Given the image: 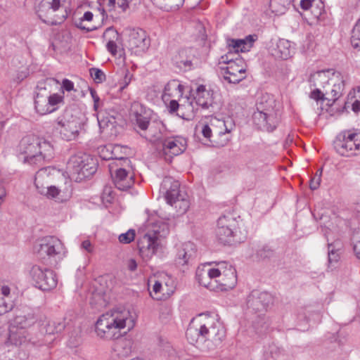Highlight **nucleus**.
I'll use <instances>...</instances> for the list:
<instances>
[{"mask_svg": "<svg viewBox=\"0 0 360 360\" xmlns=\"http://www.w3.org/2000/svg\"><path fill=\"white\" fill-rule=\"evenodd\" d=\"M233 53L221 56L219 64L224 78L229 83L237 84L246 77V64L242 58H232Z\"/></svg>", "mask_w": 360, "mask_h": 360, "instance_id": "39448f33", "label": "nucleus"}, {"mask_svg": "<svg viewBox=\"0 0 360 360\" xmlns=\"http://www.w3.org/2000/svg\"><path fill=\"white\" fill-rule=\"evenodd\" d=\"M184 86L178 80L173 79L169 81L165 86V93L169 95L172 94L173 91H178L180 94L183 93Z\"/></svg>", "mask_w": 360, "mask_h": 360, "instance_id": "a19ab883", "label": "nucleus"}, {"mask_svg": "<svg viewBox=\"0 0 360 360\" xmlns=\"http://www.w3.org/2000/svg\"><path fill=\"white\" fill-rule=\"evenodd\" d=\"M168 224L162 221L154 223L139 245V252L143 257L150 258L155 255L158 246V240L169 234Z\"/></svg>", "mask_w": 360, "mask_h": 360, "instance_id": "423d86ee", "label": "nucleus"}, {"mask_svg": "<svg viewBox=\"0 0 360 360\" xmlns=\"http://www.w3.org/2000/svg\"><path fill=\"white\" fill-rule=\"evenodd\" d=\"M58 127L60 136L65 141H72L76 139L81 129L80 122L74 118L72 120L61 119L58 120Z\"/></svg>", "mask_w": 360, "mask_h": 360, "instance_id": "a211bd4d", "label": "nucleus"}, {"mask_svg": "<svg viewBox=\"0 0 360 360\" xmlns=\"http://www.w3.org/2000/svg\"><path fill=\"white\" fill-rule=\"evenodd\" d=\"M25 333L26 331L25 330L16 329L14 330L13 328L10 330L8 340L11 345L15 346L21 345L27 341Z\"/></svg>", "mask_w": 360, "mask_h": 360, "instance_id": "c9c22d12", "label": "nucleus"}, {"mask_svg": "<svg viewBox=\"0 0 360 360\" xmlns=\"http://www.w3.org/2000/svg\"><path fill=\"white\" fill-rule=\"evenodd\" d=\"M13 308L11 303H6L4 298L0 297V315L10 311Z\"/></svg>", "mask_w": 360, "mask_h": 360, "instance_id": "3c124183", "label": "nucleus"}, {"mask_svg": "<svg viewBox=\"0 0 360 360\" xmlns=\"http://www.w3.org/2000/svg\"><path fill=\"white\" fill-rule=\"evenodd\" d=\"M186 336L191 344L204 341L207 343V349L212 350L224 338L225 330L218 314L207 312L193 319L186 330Z\"/></svg>", "mask_w": 360, "mask_h": 360, "instance_id": "f257e3e1", "label": "nucleus"}, {"mask_svg": "<svg viewBox=\"0 0 360 360\" xmlns=\"http://www.w3.org/2000/svg\"><path fill=\"white\" fill-rule=\"evenodd\" d=\"M160 142L162 143L163 153L169 154L171 157L181 154L187 146L186 139L180 136L167 138L165 136Z\"/></svg>", "mask_w": 360, "mask_h": 360, "instance_id": "6ab92c4d", "label": "nucleus"}, {"mask_svg": "<svg viewBox=\"0 0 360 360\" xmlns=\"http://www.w3.org/2000/svg\"><path fill=\"white\" fill-rule=\"evenodd\" d=\"M273 300L272 295L269 292L254 290L248 296L247 305L252 311H263L272 304Z\"/></svg>", "mask_w": 360, "mask_h": 360, "instance_id": "f3484780", "label": "nucleus"}, {"mask_svg": "<svg viewBox=\"0 0 360 360\" xmlns=\"http://www.w3.org/2000/svg\"><path fill=\"white\" fill-rule=\"evenodd\" d=\"M65 327V326L63 322L48 321L44 326V329L46 333L54 334L60 333Z\"/></svg>", "mask_w": 360, "mask_h": 360, "instance_id": "58836bf2", "label": "nucleus"}, {"mask_svg": "<svg viewBox=\"0 0 360 360\" xmlns=\"http://www.w3.org/2000/svg\"><path fill=\"white\" fill-rule=\"evenodd\" d=\"M133 321L129 319V311L124 309H113L100 316L96 323L98 335L107 339H117L120 330L132 328Z\"/></svg>", "mask_w": 360, "mask_h": 360, "instance_id": "f03ea898", "label": "nucleus"}, {"mask_svg": "<svg viewBox=\"0 0 360 360\" xmlns=\"http://www.w3.org/2000/svg\"><path fill=\"white\" fill-rule=\"evenodd\" d=\"M236 271L231 265L229 266L228 269H224L220 277H217V280H215V283L219 284L218 290H220L233 288L236 285Z\"/></svg>", "mask_w": 360, "mask_h": 360, "instance_id": "a878e982", "label": "nucleus"}, {"mask_svg": "<svg viewBox=\"0 0 360 360\" xmlns=\"http://www.w3.org/2000/svg\"><path fill=\"white\" fill-rule=\"evenodd\" d=\"M274 254L273 250L267 245L259 247L257 250L256 256L259 259H264L271 257Z\"/></svg>", "mask_w": 360, "mask_h": 360, "instance_id": "c03bdc74", "label": "nucleus"}, {"mask_svg": "<svg viewBox=\"0 0 360 360\" xmlns=\"http://www.w3.org/2000/svg\"><path fill=\"white\" fill-rule=\"evenodd\" d=\"M162 288V283L160 281H155V283L153 285V292H150V295L156 300H160L161 297L159 296L155 297V295H157L159 292H161V290Z\"/></svg>", "mask_w": 360, "mask_h": 360, "instance_id": "6e6d98bb", "label": "nucleus"}, {"mask_svg": "<svg viewBox=\"0 0 360 360\" xmlns=\"http://www.w3.org/2000/svg\"><path fill=\"white\" fill-rule=\"evenodd\" d=\"M113 350L119 357H127L131 352V342L127 339L117 340L113 345Z\"/></svg>", "mask_w": 360, "mask_h": 360, "instance_id": "c756f323", "label": "nucleus"}, {"mask_svg": "<svg viewBox=\"0 0 360 360\" xmlns=\"http://www.w3.org/2000/svg\"><path fill=\"white\" fill-rule=\"evenodd\" d=\"M127 268L131 271H134L137 268V263L135 259H130L127 262Z\"/></svg>", "mask_w": 360, "mask_h": 360, "instance_id": "e2e57ef3", "label": "nucleus"}, {"mask_svg": "<svg viewBox=\"0 0 360 360\" xmlns=\"http://www.w3.org/2000/svg\"><path fill=\"white\" fill-rule=\"evenodd\" d=\"M329 93L328 92V91H326V93L323 94L321 92V91L316 88V89H314L313 91H311V98L316 100V101H319V100H325L326 99V98H325V95H328Z\"/></svg>", "mask_w": 360, "mask_h": 360, "instance_id": "864d4df0", "label": "nucleus"}, {"mask_svg": "<svg viewBox=\"0 0 360 360\" xmlns=\"http://www.w3.org/2000/svg\"><path fill=\"white\" fill-rule=\"evenodd\" d=\"M256 109L252 120L257 127L269 132L276 129L280 122V115L274 96L266 93L262 94L257 100Z\"/></svg>", "mask_w": 360, "mask_h": 360, "instance_id": "7ed1b4c3", "label": "nucleus"}, {"mask_svg": "<svg viewBox=\"0 0 360 360\" xmlns=\"http://www.w3.org/2000/svg\"><path fill=\"white\" fill-rule=\"evenodd\" d=\"M60 7V0H42L37 7L36 13L44 22L48 25H57L53 18L54 13Z\"/></svg>", "mask_w": 360, "mask_h": 360, "instance_id": "dca6fc26", "label": "nucleus"}, {"mask_svg": "<svg viewBox=\"0 0 360 360\" xmlns=\"http://www.w3.org/2000/svg\"><path fill=\"white\" fill-rule=\"evenodd\" d=\"M49 109L51 108V112L57 109V105L63 103L64 96L58 94H53L49 91Z\"/></svg>", "mask_w": 360, "mask_h": 360, "instance_id": "79ce46f5", "label": "nucleus"}, {"mask_svg": "<svg viewBox=\"0 0 360 360\" xmlns=\"http://www.w3.org/2000/svg\"><path fill=\"white\" fill-rule=\"evenodd\" d=\"M353 250L356 257L360 259V240L355 243Z\"/></svg>", "mask_w": 360, "mask_h": 360, "instance_id": "69168bd1", "label": "nucleus"}, {"mask_svg": "<svg viewBox=\"0 0 360 360\" xmlns=\"http://www.w3.org/2000/svg\"><path fill=\"white\" fill-rule=\"evenodd\" d=\"M175 207H179L181 213L186 212L189 207V202L185 198V196L182 199L179 200L177 204H174Z\"/></svg>", "mask_w": 360, "mask_h": 360, "instance_id": "603ef678", "label": "nucleus"}, {"mask_svg": "<svg viewBox=\"0 0 360 360\" xmlns=\"http://www.w3.org/2000/svg\"><path fill=\"white\" fill-rule=\"evenodd\" d=\"M100 129L102 133L108 135L109 134L108 131L112 130L115 127V122H111L108 120V118H103L102 120H98Z\"/></svg>", "mask_w": 360, "mask_h": 360, "instance_id": "37998d69", "label": "nucleus"}, {"mask_svg": "<svg viewBox=\"0 0 360 360\" xmlns=\"http://www.w3.org/2000/svg\"><path fill=\"white\" fill-rule=\"evenodd\" d=\"M81 248L85 250H86L88 252H92L93 248L91 246V244L89 240H84L81 244Z\"/></svg>", "mask_w": 360, "mask_h": 360, "instance_id": "680f3d73", "label": "nucleus"}, {"mask_svg": "<svg viewBox=\"0 0 360 360\" xmlns=\"http://www.w3.org/2000/svg\"><path fill=\"white\" fill-rule=\"evenodd\" d=\"M352 110L355 112H357L360 110V101H355L352 104Z\"/></svg>", "mask_w": 360, "mask_h": 360, "instance_id": "774afa93", "label": "nucleus"}, {"mask_svg": "<svg viewBox=\"0 0 360 360\" xmlns=\"http://www.w3.org/2000/svg\"><path fill=\"white\" fill-rule=\"evenodd\" d=\"M203 136L207 139L210 142L212 143L214 141L212 140V130L210 127L207 124H204L201 131Z\"/></svg>", "mask_w": 360, "mask_h": 360, "instance_id": "5fc2aeb1", "label": "nucleus"}, {"mask_svg": "<svg viewBox=\"0 0 360 360\" xmlns=\"http://www.w3.org/2000/svg\"><path fill=\"white\" fill-rule=\"evenodd\" d=\"M19 159L30 165H37L52 158L53 148L46 142L27 136L22 139L19 144Z\"/></svg>", "mask_w": 360, "mask_h": 360, "instance_id": "20e7f679", "label": "nucleus"}, {"mask_svg": "<svg viewBox=\"0 0 360 360\" xmlns=\"http://www.w3.org/2000/svg\"><path fill=\"white\" fill-rule=\"evenodd\" d=\"M30 276L34 286L41 290L46 291L54 288L57 285V278L53 271L34 265L30 270Z\"/></svg>", "mask_w": 360, "mask_h": 360, "instance_id": "9b49d317", "label": "nucleus"}, {"mask_svg": "<svg viewBox=\"0 0 360 360\" xmlns=\"http://www.w3.org/2000/svg\"><path fill=\"white\" fill-rule=\"evenodd\" d=\"M229 265L230 264H228L226 262H221L217 264V268L212 267V269H218L219 271V276H217V277H220V275H221V273H223L224 269H228Z\"/></svg>", "mask_w": 360, "mask_h": 360, "instance_id": "13d9d810", "label": "nucleus"}, {"mask_svg": "<svg viewBox=\"0 0 360 360\" xmlns=\"http://www.w3.org/2000/svg\"><path fill=\"white\" fill-rule=\"evenodd\" d=\"M300 7L305 11L311 9V13L317 18L323 11V4L321 0H301Z\"/></svg>", "mask_w": 360, "mask_h": 360, "instance_id": "c85d7f7f", "label": "nucleus"}, {"mask_svg": "<svg viewBox=\"0 0 360 360\" xmlns=\"http://www.w3.org/2000/svg\"><path fill=\"white\" fill-rule=\"evenodd\" d=\"M94 15L91 11H86L84 13L83 16L78 20L75 21V25L80 30H85L86 32L95 30L96 27L93 26H86L84 22V21L91 22L93 19Z\"/></svg>", "mask_w": 360, "mask_h": 360, "instance_id": "e433bc0d", "label": "nucleus"}, {"mask_svg": "<svg viewBox=\"0 0 360 360\" xmlns=\"http://www.w3.org/2000/svg\"><path fill=\"white\" fill-rule=\"evenodd\" d=\"M188 50H181L179 53V57H176L175 65L181 70L187 71L193 68L192 60L187 57Z\"/></svg>", "mask_w": 360, "mask_h": 360, "instance_id": "2f4dec72", "label": "nucleus"}, {"mask_svg": "<svg viewBox=\"0 0 360 360\" xmlns=\"http://www.w3.org/2000/svg\"><path fill=\"white\" fill-rule=\"evenodd\" d=\"M49 90L42 86V84L37 85L34 92V108L39 115H46L51 112L49 105Z\"/></svg>", "mask_w": 360, "mask_h": 360, "instance_id": "4be33fe9", "label": "nucleus"}, {"mask_svg": "<svg viewBox=\"0 0 360 360\" xmlns=\"http://www.w3.org/2000/svg\"><path fill=\"white\" fill-rule=\"evenodd\" d=\"M38 320L40 323L41 322V325H44L42 319L39 318L32 310L29 309L26 312L23 311L16 314L13 319V324L14 326L24 330V328L33 325Z\"/></svg>", "mask_w": 360, "mask_h": 360, "instance_id": "393cba45", "label": "nucleus"}, {"mask_svg": "<svg viewBox=\"0 0 360 360\" xmlns=\"http://www.w3.org/2000/svg\"><path fill=\"white\" fill-rule=\"evenodd\" d=\"M89 73L91 77L96 83H102L103 81L105 80V75L101 70L98 68H90Z\"/></svg>", "mask_w": 360, "mask_h": 360, "instance_id": "a18cd8bd", "label": "nucleus"}, {"mask_svg": "<svg viewBox=\"0 0 360 360\" xmlns=\"http://www.w3.org/2000/svg\"><path fill=\"white\" fill-rule=\"evenodd\" d=\"M335 151L342 156L356 155L360 151V132L345 130L340 132L333 142Z\"/></svg>", "mask_w": 360, "mask_h": 360, "instance_id": "9d476101", "label": "nucleus"}, {"mask_svg": "<svg viewBox=\"0 0 360 360\" xmlns=\"http://www.w3.org/2000/svg\"><path fill=\"white\" fill-rule=\"evenodd\" d=\"M134 237H135L134 231L129 230L127 232L120 235L119 240H120V242H121L122 243L127 244V243H131L132 240H134Z\"/></svg>", "mask_w": 360, "mask_h": 360, "instance_id": "09e8293b", "label": "nucleus"}, {"mask_svg": "<svg viewBox=\"0 0 360 360\" xmlns=\"http://www.w3.org/2000/svg\"><path fill=\"white\" fill-rule=\"evenodd\" d=\"M166 128L163 122L154 118L147 127L146 131H142L141 135L151 142H160L165 136Z\"/></svg>", "mask_w": 360, "mask_h": 360, "instance_id": "412c9836", "label": "nucleus"}, {"mask_svg": "<svg viewBox=\"0 0 360 360\" xmlns=\"http://www.w3.org/2000/svg\"><path fill=\"white\" fill-rule=\"evenodd\" d=\"M113 181L115 187L120 191H127L134 184V176L126 169L119 168L115 171Z\"/></svg>", "mask_w": 360, "mask_h": 360, "instance_id": "bb28decb", "label": "nucleus"}, {"mask_svg": "<svg viewBox=\"0 0 360 360\" xmlns=\"http://www.w3.org/2000/svg\"><path fill=\"white\" fill-rule=\"evenodd\" d=\"M128 48L136 55L145 52L150 46V39L141 29H127Z\"/></svg>", "mask_w": 360, "mask_h": 360, "instance_id": "f8f14e48", "label": "nucleus"}, {"mask_svg": "<svg viewBox=\"0 0 360 360\" xmlns=\"http://www.w3.org/2000/svg\"><path fill=\"white\" fill-rule=\"evenodd\" d=\"M179 107V103L176 100H172L170 101L169 105H168V109L169 112L174 113L175 112Z\"/></svg>", "mask_w": 360, "mask_h": 360, "instance_id": "bf43d9fd", "label": "nucleus"}, {"mask_svg": "<svg viewBox=\"0 0 360 360\" xmlns=\"http://www.w3.org/2000/svg\"><path fill=\"white\" fill-rule=\"evenodd\" d=\"M258 37L255 34H250L244 39H230L228 40L229 47V51L228 53H232V51L236 53L249 51L253 46L254 42L256 41Z\"/></svg>", "mask_w": 360, "mask_h": 360, "instance_id": "5701e85b", "label": "nucleus"}, {"mask_svg": "<svg viewBox=\"0 0 360 360\" xmlns=\"http://www.w3.org/2000/svg\"><path fill=\"white\" fill-rule=\"evenodd\" d=\"M238 224L236 218L231 214L223 215L217 220V237L224 245L240 243L243 238L238 235Z\"/></svg>", "mask_w": 360, "mask_h": 360, "instance_id": "6e6552de", "label": "nucleus"}, {"mask_svg": "<svg viewBox=\"0 0 360 360\" xmlns=\"http://www.w3.org/2000/svg\"><path fill=\"white\" fill-rule=\"evenodd\" d=\"M90 94L94 100V109L96 111L99 107L100 98L97 95L96 91L93 89H90Z\"/></svg>", "mask_w": 360, "mask_h": 360, "instance_id": "4d7b16f0", "label": "nucleus"}, {"mask_svg": "<svg viewBox=\"0 0 360 360\" xmlns=\"http://www.w3.org/2000/svg\"><path fill=\"white\" fill-rule=\"evenodd\" d=\"M107 35H110V39L108 40L106 44L107 50L112 55L116 56L117 46L115 40H117L119 37L118 32L115 30L112 27L106 29L103 34V37H106Z\"/></svg>", "mask_w": 360, "mask_h": 360, "instance_id": "f704fd0d", "label": "nucleus"}, {"mask_svg": "<svg viewBox=\"0 0 360 360\" xmlns=\"http://www.w3.org/2000/svg\"><path fill=\"white\" fill-rule=\"evenodd\" d=\"M210 266L211 263H207L198 266L196 270V278L200 285L210 290H218V284L215 283V280H217L219 271L212 269Z\"/></svg>", "mask_w": 360, "mask_h": 360, "instance_id": "4468645a", "label": "nucleus"}, {"mask_svg": "<svg viewBox=\"0 0 360 360\" xmlns=\"http://www.w3.org/2000/svg\"><path fill=\"white\" fill-rule=\"evenodd\" d=\"M180 183L172 177H165L161 185L160 191L165 195L167 202L171 205L177 204L185 194L179 190Z\"/></svg>", "mask_w": 360, "mask_h": 360, "instance_id": "2eb2a0df", "label": "nucleus"}, {"mask_svg": "<svg viewBox=\"0 0 360 360\" xmlns=\"http://www.w3.org/2000/svg\"><path fill=\"white\" fill-rule=\"evenodd\" d=\"M35 185L38 191L49 198H56L60 193V190L55 186L40 188L37 183H35Z\"/></svg>", "mask_w": 360, "mask_h": 360, "instance_id": "4c0bfd02", "label": "nucleus"}, {"mask_svg": "<svg viewBox=\"0 0 360 360\" xmlns=\"http://www.w3.org/2000/svg\"><path fill=\"white\" fill-rule=\"evenodd\" d=\"M350 41L353 48L360 50V21L353 27Z\"/></svg>", "mask_w": 360, "mask_h": 360, "instance_id": "ea45409f", "label": "nucleus"}, {"mask_svg": "<svg viewBox=\"0 0 360 360\" xmlns=\"http://www.w3.org/2000/svg\"><path fill=\"white\" fill-rule=\"evenodd\" d=\"M196 255L195 246L193 243H184L178 249L176 255V264L181 266L188 264Z\"/></svg>", "mask_w": 360, "mask_h": 360, "instance_id": "b1692460", "label": "nucleus"}, {"mask_svg": "<svg viewBox=\"0 0 360 360\" xmlns=\"http://www.w3.org/2000/svg\"><path fill=\"white\" fill-rule=\"evenodd\" d=\"M129 0H117V4L122 11H125L129 6Z\"/></svg>", "mask_w": 360, "mask_h": 360, "instance_id": "0e129e2a", "label": "nucleus"}, {"mask_svg": "<svg viewBox=\"0 0 360 360\" xmlns=\"http://www.w3.org/2000/svg\"><path fill=\"white\" fill-rule=\"evenodd\" d=\"M63 249L61 241L56 237L47 236L42 239L39 252L46 255L49 258H53L60 254Z\"/></svg>", "mask_w": 360, "mask_h": 360, "instance_id": "aec40b11", "label": "nucleus"}, {"mask_svg": "<svg viewBox=\"0 0 360 360\" xmlns=\"http://www.w3.org/2000/svg\"><path fill=\"white\" fill-rule=\"evenodd\" d=\"M264 355L276 360H281L286 356L285 349L275 343L264 347Z\"/></svg>", "mask_w": 360, "mask_h": 360, "instance_id": "473e14b6", "label": "nucleus"}, {"mask_svg": "<svg viewBox=\"0 0 360 360\" xmlns=\"http://www.w3.org/2000/svg\"><path fill=\"white\" fill-rule=\"evenodd\" d=\"M329 73V70L318 71L311 75L310 82L315 87L319 86L324 87L323 84L326 83L332 84L333 87L330 91L331 98H326V99L334 103L342 94L345 86V80L340 72H333V77L328 79V75Z\"/></svg>", "mask_w": 360, "mask_h": 360, "instance_id": "1a4fd4ad", "label": "nucleus"}, {"mask_svg": "<svg viewBox=\"0 0 360 360\" xmlns=\"http://www.w3.org/2000/svg\"><path fill=\"white\" fill-rule=\"evenodd\" d=\"M322 172V168L319 169L315 174L311 178L309 181V187L311 190H316L319 187L321 181Z\"/></svg>", "mask_w": 360, "mask_h": 360, "instance_id": "49530a36", "label": "nucleus"}, {"mask_svg": "<svg viewBox=\"0 0 360 360\" xmlns=\"http://www.w3.org/2000/svg\"><path fill=\"white\" fill-rule=\"evenodd\" d=\"M195 99L197 104L204 109H208L210 106L212 105V99L210 94H209L208 96H195Z\"/></svg>", "mask_w": 360, "mask_h": 360, "instance_id": "de8ad7c7", "label": "nucleus"}, {"mask_svg": "<svg viewBox=\"0 0 360 360\" xmlns=\"http://www.w3.org/2000/svg\"><path fill=\"white\" fill-rule=\"evenodd\" d=\"M61 89L63 93L64 94V91H66L68 92H70L71 91H76V89H75V85L74 83L68 79H63L61 84Z\"/></svg>", "mask_w": 360, "mask_h": 360, "instance_id": "8fccbe9b", "label": "nucleus"}, {"mask_svg": "<svg viewBox=\"0 0 360 360\" xmlns=\"http://www.w3.org/2000/svg\"><path fill=\"white\" fill-rule=\"evenodd\" d=\"M110 150L111 155L108 159H115L118 160L120 161H122L124 164L128 165L130 162V160L125 158L124 155H127L128 148L127 146H123L121 145H113L109 146L108 150Z\"/></svg>", "mask_w": 360, "mask_h": 360, "instance_id": "7c9ffc66", "label": "nucleus"}, {"mask_svg": "<svg viewBox=\"0 0 360 360\" xmlns=\"http://www.w3.org/2000/svg\"><path fill=\"white\" fill-rule=\"evenodd\" d=\"M210 92L206 91L205 87L204 85H199L197 87L196 89V96H209Z\"/></svg>", "mask_w": 360, "mask_h": 360, "instance_id": "052dcab7", "label": "nucleus"}, {"mask_svg": "<svg viewBox=\"0 0 360 360\" xmlns=\"http://www.w3.org/2000/svg\"><path fill=\"white\" fill-rule=\"evenodd\" d=\"M71 179L79 182L96 172V163L86 154L72 155L67 164Z\"/></svg>", "mask_w": 360, "mask_h": 360, "instance_id": "0eeeda50", "label": "nucleus"}, {"mask_svg": "<svg viewBox=\"0 0 360 360\" xmlns=\"http://www.w3.org/2000/svg\"><path fill=\"white\" fill-rule=\"evenodd\" d=\"M130 115L141 131H146L149 123L154 119L153 111L138 101H134L130 108Z\"/></svg>", "mask_w": 360, "mask_h": 360, "instance_id": "ddd939ff", "label": "nucleus"}, {"mask_svg": "<svg viewBox=\"0 0 360 360\" xmlns=\"http://www.w3.org/2000/svg\"><path fill=\"white\" fill-rule=\"evenodd\" d=\"M1 292L4 296L8 297L10 295L11 290L9 287L4 285L1 287Z\"/></svg>", "mask_w": 360, "mask_h": 360, "instance_id": "338daca9", "label": "nucleus"}, {"mask_svg": "<svg viewBox=\"0 0 360 360\" xmlns=\"http://www.w3.org/2000/svg\"><path fill=\"white\" fill-rule=\"evenodd\" d=\"M294 51L295 47L290 41L281 39L277 42L275 55L278 58L286 60L292 56Z\"/></svg>", "mask_w": 360, "mask_h": 360, "instance_id": "cd10ccee", "label": "nucleus"}, {"mask_svg": "<svg viewBox=\"0 0 360 360\" xmlns=\"http://www.w3.org/2000/svg\"><path fill=\"white\" fill-rule=\"evenodd\" d=\"M341 244L340 241H335L333 243L328 244V264L330 267H334L340 259V253Z\"/></svg>", "mask_w": 360, "mask_h": 360, "instance_id": "72a5a7b5", "label": "nucleus"}]
</instances>
